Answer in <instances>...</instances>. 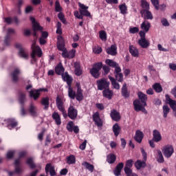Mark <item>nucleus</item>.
<instances>
[{
    "label": "nucleus",
    "mask_w": 176,
    "mask_h": 176,
    "mask_svg": "<svg viewBox=\"0 0 176 176\" xmlns=\"http://www.w3.org/2000/svg\"><path fill=\"white\" fill-rule=\"evenodd\" d=\"M62 79L63 82H66L68 86V96L71 100H77V101H82L83 100V90L82 89V87H80V82H76V86L77 87V91H74L72 88V82L74 78L72 76H69L68 72L62 74Z\"/></svg>",
    "instance_id": "1"
},
{
    "label": "nucleus",
    "mask_w": 176,
    "mask_h": 176,
    "mask_svg": "<svg viewBox=\"0 0 176 176\" xmlns=\"http://www.w3.org/2000/svg\"><path fill=\"white\" fill-rule=\"evenodd\" d=\"M102 68L104 75H108L111 71V68L109 66H102V62L95 63L92 65V68L89 69V74L95 79H98L101 75V69Z\"/></svg>",
    "instance_id": "2"
},
{
    "label": "nucleus",
    "mask_w": 176,
    "mask_h": 176,
    "mask_svg": "<svg viewBox=\"0 0 176 176\" xmlns=\"http://www.w3.org/2000/svg\"><path fill=\"white\" fill-rule=\"evenodd\" d=\"M30 20L32 22V35L38 38V31L42 32V31H43V27L41 26L34 16H30Z\"/></svg>",
    "instance_id": "3"
},
{
    "label": "nucleus",
    "mask_w": 176,
    "mask_h": 176,
    "mask_svg": "<svg viewBox=\"0 0 176 176\" xmlns=\"http://www.w3.org/2000/svg\"><path fill=\"white\" fill-rule=\"evenodd\" d=\"M140 151L142 152V155L143 157V160L144 161H142L141 160H138L137 162L135 163V167L137 170H141V168H145L146 167V157L147 154L146 152H145V150L144 148H141Z\"/></svg>",
    "instance_id": "4"
},
{
    "label": "nucleus",
    "mask_w": 176,
    "mask_h": 176,
    "mask_svg": "<svg viewBox=\"0 0 176 176\" xmlns=\"http://www.w3.org/2000/svg\"><path fill=\"white\" fill-rule=\"evenodd\" d=\"M32 50L31 57L35 63L36 61V55L38 57H42V50L40 46H38L35 43H33L32 45Z\"/></svg>",
    "instance_id": "5"
},
{
    "label": "nucleus",
    "mask_w": 176,
    "mask_h": 176,
    "mask_svg": "<svg viewBox=\"0 0 176 176\" xmlns=\"http://www.w3.org/2000/svg\"><path fill=\"white\" fill-rule=\"evenodd\" d=\"M56 104L58 111L62 112L63 118H67V111H65V108H64V102L63 101V99L58 96L56 97Z\"/></svg>",
    "instance_id": "6"
},
{
    "label": "nucleus",
    "mask_w": 176,
    "mask_h": 176,
    "mask_svg": "<svg viewBox=\"0 0 176 176\" xmlns=\"http://www.w3.org/2000/svg\"><path fill=\"white\" fill-rule=\"evenodd\" d=\"M16 49H19V56L22 58H25V60H28V50L27 49L23 47L21 43H15Z\"/></svg>",
    "instance_id": "7"
},
{
    "label": "nucleus",
    "mask_w": 176,
    "mask_h": 176,
    "mask_svg": "<svg viewBox=\"0 0 176 176\" xmlns=\"http://www.w3.org/2000/svg\"><path fill=\"white\" fill-rule=\"evenodd\" d=\"M44 91V92H47L49 91L47 88H40L38 89L34 90H31L30 93V96L32 97L34 100V101H36L38 98H39V96H41V92Z\"/></svg>",
    "instance_id": "8"
},
{
    "label": "nucleus",
    "mask_w": 176,
    "mask_h": 176,
    "mask_svg": "<svg viewBox=\"0 0 176 176\" xmlns=\"http://www.w3.org/2000/svg\"><path fill=\"white\" fill-rule=\"evenodd\" d=\"M133 107L136 112H140V111H141L143 113H145V115L148 113V111H146V109L144 107L146 106L140 104V100H135L133 101Z\"/></svg>",
    "instance_id": "9"
},
{
    "label": "nucleus",
    "mask_w": 176,
    "mask_h": 176,
    "mask_svg": "<svg viewBox=\"0 0 176 176\" xmlns=\"http://www.w3.org/2000/svg\"><path fill=\"white\" fill-rule=\"evenodd\" d=\"M98 85V90H105L109 87L110 82L107 81L105 78H102L96 82Z\"/></svg>",
    "instance_id": "10"
},
{
    "label": "nucleus",
    "mask_w": 176,
    "mask_h": 176,
    "mask_svg": "<svg viewBox=\"0 0 176 176\" xmlns=\"http://www.w3.org/2000/svg\"><path fill=\"white\" fill-rule=\"evenodd\" d=\"M67 116L72 119V120H75L78 118V110L74 107V106H69L68 108V111Z\"/></svg>",
    "instance_id": "11"
},
{
    "label": "nucleus",
    "mask_w": 176,
    "mask_h": 176,
    "mask_svg": "<svg viewBox=\"0 0 176 176\" xmlns=\"http://www.w3.org/2000/svg\"><path fill=\"white\" fill-rule=\"evenodd\" d=\"M162 152L164 153V155L165 157H167L168 159L169 157H171L173 156V154L174 153V147L171 145H167L162 149Z\"/></svg>",
    "instance_id": "12"
},
{
    "label": "nucleus",
    "mask_w": 176,
    "mask_h": 176,
    "mask_svg": "<svg viewBox=\"0 0 176 176\" xmlns=\"http://www.w3.org/2000/svg\"><path fill=\"white\" fill-rule=\"evenodd\" d=\"M140 14L142 17H144V20H153V15L149 10H141Z\"/></svg>",
    "instance_id": "13"
},
{
    "label": "nucleus",
    "mask_w": 176,
    "mask_h": 176,
    "mask_svg": "<svg viewBox=\"0 0 176 176\" xmlns=\"http://www.w3.org/2000/svg\"><path fill=\"white\" fill-rule=\"evenodd\" d=\"M92 119L98 127H102V121H101V118H100V113L98 111H96L93 114Z\"/></svg>",
    "instance_id": "14"
},
{
    "label": "nucleus",
    "mask_w": 176,
    "mask_h": 176,
    "mask_svg": "<svg viewBox=\"0 0 176 176\" xmlns=\"http://www.w3.org/2000/svg\"><path fill=\"white\" fill-rule=\"evenodd\" d=\"M138 97L139 98V100H138V101H140V104H143V107H146V101L148 100V96H146V94L139 91L138 93Z\"/></svg>",
    "instance_id": "15"
},
{
    "label": "nucleus",
    "mask_w": 176,
    "mask_h": 176,
    "mask_svg": "<svg viewBox=\"0 0 176 176\" xmlns=\"http://www.w3.org/2000/svg\"><path fill=\"white\" fill-rule=\"evenodd\" d=\"M56 47L58 50L60 52L61 50H64L65 48V41H64V38L63 36L58 37Z\"/></svg>",
    "instance_id": "16"
},
{
    "label": "nucleus",
    "mask_w": 176,
    "mask_h": 176,
    "mask_svg": "<svg viewBox=\"0 0 176 176\" xmlns=\"http://www.w3.org/2000/svg\"><path fill=\"white\" fill-rule=\"evenodd\" d=\"M7 122V127L9 129V130H12L14 129V127H16V126L19 124V122L16 120L14 118H8L6 120Z\"/></svg>",
    "instance_id": "17"
},
{
    "label": "nucleus",
    "mask_w": 176,
    "mask_h": 176,
    "mask_svg": "<svg viewBox=\"0 0 176 176\" xmlns=\"http://www.w3.org/2000/svg\"><path fill=\"white\" fill-rule=\"evenodd\" d=\"M110 116L112 120H114V122H119L122 118L120 116V113L116 111V109H113L111 111Z\"/></svg>",
    "instance_id": "18"
},
{
    "label": "nucleus",
    "mask_w": 176,
    "mask_h": 176,
    "mask_svg": "<svg viewBox=\"0 0 176 176\" xmlns=\"http://www.w3.org/2000/svg\"><path fill=\"white\" fill-rule=\"evenodd\" d=\"M134 140L138 144H141V142H142V140H144V133L140 130H137L135 131Z\"/></svg>",
    "instance_id": "19"
},
{
    "label": "nucleus",
    "mask_w": 176,
    "mask_h": 176,
    "mask_svg": "<svg viewBox=\"0 0 176 176\" xmlns=\"http://www.w3.org/2000/svg\"><path fill=\"white\" fill-rule=\"evenodd\" d=\"M123 167H124V164L123 162H120L116 166L113 174L116 176H120L122 174V170H123Z\"/></svg>",
    "instance_id": "20"
},
{
    "label": "nucleus",
    "mask_w": 176,
    "mask_h": 176,
    "mask_svg": "<svg viewBox=\"0 0 176 176\" xmlns=\"http://www.w3.org/2000/svg\"><path fill=\"white\" fill-rule=\"evenodd\" d=\"M118 47L116 45H111L110 47H108L106 50V52L107 54H109L110 56H116L118 54Z\"/></svg>",
    "instance_id": "21"
},
{
    "label": "nucleus",
    "mask_w": 176,
    "mask_h": 176,
    "mask_svg": "<svg viewBox=\"0 0 176 176\" xmlns=\"http://www.w3.org/2000/svg\"><path fill=\"white\" fill-rule=\"evenodd\" d=\"M162 140V134H160V131L157 129H154L153 131V141L155 142H160Z\"/></svg>",
    "instance_id": "22"
},
{
    "label": "nucleus",
    "mask_w": 176,
    "mask_h": 176,
    "mask_svg": "<svg viewBox=\"0 0 176 176\" xmlns=\"http://www.w3.org/2000/svg\"><path fill=\"white\" fill-rule=\"evenodd\" d=\"M102 96L108 100H112V98L113 97V91L109 89V87L107 88L102 91Z\"/></svg>",
    "instance_id": "23"
},
{
    "label": "nucleus",
    "mask_w": 176,
    "mask_h": 176,
    "mask_svg": "<svg viewBox=\"0 0 176 176\" xmlns=\"http://www.w3.org/2000/svg\"><path fill=\"white\" fill-rule=\"evenodd\" d=\"M74 74L76 76H80L82 74H83V71L80 68V62H75L74 63Z\"/></svg>",
    "instance_id": "24"
},
{
    "label": "nucleus",
    "mask_w": 176,
    "mask_h": 176,
    "mask_svg": "<svg viewBox=\"0 0 176 176\" xmlns=\"http://www.w3.org/2000/svg\"><path fill=\"white\" fill-rule=\"evenodd\" d=\"M29 113H30L31 116L36 117L38 116V109L36 106L34 105V104H30L28 109Z\"/></svg>",
    "instance_id": "25"
},
{
    "label": "nucleus",
    "mask_w": 176,
    "mask_h": 176,
    "mask_svg": "<svg viewBox=\"0 0 176 176\" xmlns=\"http://www.w3.org/2000/svg\"><path fill=\"white\" fill-rule=\"evenodd\" d=\"M45 173H50L51 176H56V173L54 169V166H52V164H47L45 166Z\"/></svg>",
    "instance_id": "26"
},
{
    "label": "nucleus",
    "mask_w": 176,
    "mask_h": 176,
    "mask_svg": "<svg viewBox=\"0 0 176 176\" xmlns=\"http://www.w3.org/2000/svg\"><path fill=\"white\" fill-rule=\"evenodd\" d=\"M166 101L168 102V104L170 107V108L173 109L174 112L176 111V101L170 98V96L168 94H166L165 96Z\"/></svg>",
    "instance_id": "27"
},
{
    "label": "nucleus",
    "mask_w": 176,
    "mask_h": 176,
    "mask_svg": "<svg viewBox=\"0 0 176 176\" xmlns=\"http://www.w3.org/2000/svg\"><path fill=\"white\" fill-rule=\"evenodd\" d=\"M19 102L21 105H24L27 101V94L23 91H19Z\"/></svg>",
    "instance_id": "28"
},
{
    "label": "nucleus",
    "mask_w": 176,
    "mask_h": 176,
    "mask_svg": "<svg viewBox=\"0 0 176 176\" xmlns=\"http://www.w3.org/2000/svg\"><path fill=\"white\" fill-rule=\"evenodd\" d=\"M138 44L142 49H146V47H149V45H151L149 41L146 40V38L139 39Z\"/></svg>",
    "instance_id": "29"
},
{
    "label": "nucleus",
    "mask_w": 176,
    "mask_h": 176,
    "mask_svg": "<svg viewBox=\"0 0 176 176\" xmlns=\"http://www.w3.org/2000/svg\"><path fill=\"white\" fill-rule=\"evenodd\" d=\"M64 71H65V69L63 66V63H59L56 67H55V72L56 75H61L63 76V74H64Z\"/></svg>",
    "instance_id": "30"
},
{
    "label": "nucleus",
    "mask_w": 176,
    "mask_h": 176,
    "mask_svg": "<svg viewBox=\"0 0 176 176\" xmlns=\"http://www.w3.org/2000/svg\"><path fill=\"white\" fill-rule=\"evenodd\" d=\"M49 97L43 98L41 100V105H43L45 111H47L49 109V105H50Z\"/></svg>",
    "instance_id": "31"
},
{
    "label": "nucleus",
    "mask_w": 176,
    "mask_h": 176,
    "mask_svg": "<svg viewBox=\"0 0 176 176\" xmlns=\"http://www.w3.org/2000/svg\"><path fill=\"white\" fill-rule=\"evenodd\" d=\"M121 94L124 98H129L130 97V93L127 89V85L124 83L121 89Z\"/></svg>",
    "instance_id": "32"
},
{
    "label": "nucleus",
    "mask_w": 176,
    "mask_h": 176,
    "mask_svg": "<svg viewBox=\"0 0 176 176\" xmlns=\"http://www.w3.org/2000/svg\"><path fill=\"white\" fill-rule=\"evenodd\" d=\"M19 75H20V69H15L11 74L12 82L14 83H16V82H19Z\"/></svg>",
    "instance_id": "33"
},
{
    "label": "nucleus",
    "mask_w": 176,
    "mask_h": 176,
    "mask_svg": "<svg viewBox=\"0 0 176 176\" xmlns=\"http://www.w3.org/2000/svg\"><path fill=\"white\" fill-rule=\"evenodd\" d=\"M52 118L53 120H54L57 126H60L61 124V117L60 116V114L54 111L52 113Z\"/></svg>",
    "instance_id": "34"
},
{
    "label": "nucleus",
    "mask_w": 176,
    "mask_h": 176,
    "mask_svg": "<svg viewBox=\"0 0 176 176\" xmlns=\"http://www.w3.org/2000/svg\"><path fill=\"white\" fill-rule=\"evenodd\" d=\"M129 53L133 56V57H139L140 56L138 50L133 45L129 46Z\"/></svg>",
    "instance_id": "35"
},
{
    "label": "nucleus",
    "mask_w": 176,
    "mask_h": 176,
    "mask_svg": "<svg viewBox=\"0 0 176 176\" xmlns=\"http://www.w3.org/2000/svg\"><path fill=\"white\" fill-rule=\"evenodd\" d=\"M141 28L145 32H148L149 31V29L151 28V23H149V21L145 20L144 21H143L142 23Z\"/></svg>",
    "instance_id": "36"
},
{
    "label": "nucleus",
    "mask_w": 176,
    "mask_h": 176,
    "mask_svg": "<svg viewBox=\"0 0 176 176\" xmlns=\"http://www.w3.org/2000/svg\"><path fill=\"white\" fill-rule=\"evenodd\" d=\"M26 164H28V166H29V167L32 170H34L36 167V164H35V162H34V158H32V157L26 160Z\"/></svg>",
    "instance_id": "37"
},
{
    "label": "nucleus",
    "mask_w": 176,
    "mask_h": 176,
    "mask_svg": "<svg viewBox=\"0 0 176 176\" xmlns=\"http://www.w3.org/2000/svg\"><path fill=\"white\" fill-rule=\"evenodd\" d=\"M107 162L109 163V164H113V163L116 162V155L113 153L109 154L107 156Z\"/></svg>",
    "instance_id": "38"
},
{
    "label": "nucleus",
    "mask_w": 176,
    "mask_h": 176,
    "mask_svg": "<svg viewBox=\"0 0 176 176\" xmlns=\"http://www.w3.org/2000/svg\"><path fill=\"white\" fill-rule=\"evenodd\" d=\"M82 166H83V167H85L86 170H89L90 173H93V171H94V165L87 162H83L82 163Z\"/></svg>",
    "instance_id": "39"
},
{
    "label": "nucleus",
    "mask_w": 176,
    "mask_h": 176,
    "mask_svg": "<svg viewBox=\"0 0 176 176\" xmlns=\"http://www.w3.org/2000/svg\"><path fill=\"white\" fill-rule=\"evenodd\" d=\"M109 79L111 80V85L113 86L114 89L116 90H119L120 89V85L116 82V80L113 77L109 76Z\"/></svg>",
    "instance_id": "40"
},
{
    "label": "nucleus",
    "mask_w": 176,
    "mask_h": 176,
    "mask_svg": "<svg viewBox=\"0 0 176 176\" xmlns=\"http://www.w3.org/2000/svg\"><path fill=\"white\" fill-rule=\"evenodd\" d=\"M113 131L114 135L116 137H118L119 135V134H120V126H119V124L118 123L115 124L113 126Z\"/></svg>",
    "instance_id": "41"
},
{
    "label": "nucleus",
    "mask_w": 176,
    "mask_h": 176,
    "mask_svg": "<svg viewBox=\"0 0 176 176\" xmlns=\"http://www.w3.org/2000/svg\"><path fill=\"white\" fill-rule=\"evenodd\" d=\"M153 89L156 91V93H162L163 91V87L159 82H156L153 85Z\"/></svg>",
    "instance_id": "42"
},
{
    "label": "nucleus",
    "mask_w": 176,
    "mask_h": 176,
    "mask_svg": "<svg viewBox=\"0 0 176 176\" xmlns=\"http://www.w3.org/2000/svg\"><path fill=\"white\" fill-rule=\"evenodd\" d=\"M76 162V158H75V155H70L67 157V164H75Z\"/></svg>",
    "instance_id": "43"
},
{
    "label": "nucleus",
    "mask_w": 176,
    "mask_h": 176,
    "mask_svg": "<svg viewBox=\"0 0 176 176\" xmlns=\"http://www.w3.org/2000/svg\"><path fill=\"white\" fill-rule=\"evenodd\" d=\"M121 14H127V6L125 4V3L120 5L118 6Z\"/></svg>",
    "instance_id": "44"
},
{
    "label": "nucleus",
    "mask_w": 176,
    "mask_h": 176,
    "mask_svg": "<svg viewBox=\"0 0 176 176\" xmlns=\"http://www.w3.org/2000/svg\"><path fill=\"white\" fill-rule=\"evenodd\" d=\"M140 3L142 8V10H149L150 9L149 3H148L146 0H141Z\"/></svg>",
    "instance_id": "45"
},
{
    "label": "nucleus",
    "mask_w": 176,
    "mask_h": 176,
    "mask_svg": "<svg viewBox=\"0 0 176 176\" xmlns=\"http://www.w3.org/2000/svg\"><path fill=\"white\" fill-rule=\"evenodd\" d=\"M99 38L103 42H106L107 39V32L105 30H101L99 32Z\"/></svg>",
    "instance_id": "46"
},
{
    "label": "nucleus",
    "mask_w": 176,
    "mask_h": 176,
    "mask_svg": "<svg viewBox=\"0 0 176 176\" xmlns=\"http://www.w3.org/2000/svg\"><path fill=\"white\" fill-rule=\"evenodd\" d=\"M105 63H106V64H107V65H109V67H111V68H115L118 65V63H116L111 59H107L105 60Z\"/></svg>",
    "instance_id": "47"
},
{
    "label": "nucleus",
    "mask_w": 176,
    "mask_h": 176,
    "mask_svg": "<svg viewBox=\"0 0 176 176\" xmlns=\"http://www.w3.org/2000/svg\"><path fill=\"white\" fill-rule=\"evenodd\" d=\"M164 118L166 119L167 118L168 113H170V107L168 105H164L162 107Z\"/></svg>",
    "instance_id": "48"
},
{
    "label": "nucleus",
    "mask_w": 176,
    "mask_h": 176,
    "mask_svg": "<svg viewBox=\"0 0 176 176\" xmlns=\"http://www.w3.org/2000/svg\"><path fill=\"white\" fill-rule=\"evenodd\" d=\"M62 11H63V8L60 5V1H58V0H56L55 1V12H61Z\"/></svg>",
    "instance_id": "49"
},
{
    "label": "nucleus",
    "mask_w": 176,
    "mask_h": 176,
    "mask_svg": "<svg viewBox=\"0 0 176 176\" xmlns=\"http://www.w3.org/2000/svg\"><path fill=\"white\" fill-rule=\"evenodd\" d=\"M116 76V80H117V82H123L124 78H123V73H118L117 74H114Z\"/></svg>",
    "instance_id": "50"
},
{
    "label": "nucleus",
    "mask_w": 176,
    "mask_h": 176,
    "mask_svg": "<svg viewBox=\"0 0 176 176\" xmlns=\"http://www.w3.org/2000/svg\"><path fill=\"white\" fill-rule=\"evenodd\" d=\"M157 156H158L157 162L159 163H164V158L163 157V154L162 153V151L160 150L157 151Z\"/></svg>",
    "instance_id": "51"
},
{
    "label": "nucleus",
    "mask_w": 176,
    "mask_h": 176,
    "mask_svg": "<svg viewBox=\"0 0 176 176\" xmlns=\"http://www.w3.org/2000/svg\"><path fill=\"white\" fill-rule=\"evenodd\" d=\"M80 14H81L82 17L83 16H85L86 17H90L91 16V14L87 10H80Z\"/></svg>",
    "instance_id": "52"
},
{
    "label": "nucleus",
    "mask_w": 176,
    "mask_h": 176,
    "mask_svg": "<svg viewBox=\"0 0 176 176\" xmlns=\"http://www.w3.org/2000/svg\"><path fill=\"white\" fill-rule=\"evenodd\" d=\"M67 130L69 131V133H72L74 131V122L69 121L67 125Z\"/></svg>",
    "instance_id": "53"
},
{
    "label": "nucleus",
    "mask_w": 176,
    "mask_h": 176,
    "mask_svg": "<svg viewBox=\"0 0 176 176\" xmlns=\"http://www.w3.org/2000/svg\"><path fill=\"white\" fill-rule=\"evenodd\" d=\"M58 19H59V20H60V21L63 24H67V21L65 20V16H64V14H63V12H59V14H58Z\"/></svg>",
    "instance_id": "54"
},
{
    "label": "nucleus",
    "mask_w": 176,
    "mask_h": 176,
    "mask_svg": "<svg viewBox=\"0 0 176 176\" xmlns=\"http://www.w3.org/2000/svg\"><path fill=\"white\" fill-rule=\"evenodd\" d=\"M151 2L152 3L153 6H154L155 10H159L160 1L159 0H151Z\"/></svg>",
    "instance_id": "55"
},
{
    "label": "nucleus",
    "mask_w": 176,
    "mask_h": 176,
    "mask_svg": "<svg viewBox=\"0 0 176 176\" xmlns=\"http://www.w3.org/2000/svg\"><path fill=\"white\" fill-rule=\"evenodd\" d=\"M61 23L60 22H57L56 23V34L61 35L63 34V29L61 28Z\"/></svg>",
    "instance_id": "56"
},
{
    "label": "nucleus",
    "mask_w": 176,
    "mask_h": 176,
    "mask_svg": "<svg viewBox=\"0 0 176 176\" xmlns=\"http://www.w3.org/2000/svg\"><path fill=\"white\" fill-rule=\"evenodd\" d=\"M10 38H12V36L10 35H6L4 39V43L6 45V46H10Z\"/></svg>",
    "instance_id": "57"
},
{
    "label": "nucleus",
    "mask_w": 176,
    "mask_h": 176,
    "mask_svg": "<svg viewBox=\"0 0 176 176\" xmlns=\"http://www.w3.org/2000/svg\"><path fill=\"white\" fill-rule=\"evenodd\" d=\"M161 23L164 27H170V23H168V21L166 18H162Z\"/></svg>",
    "instance_id": "58"
},
{
    "label": "nucleus",
    "mask_w": 176,
    "mask_h": 176,
    "mask_svg": "<svg viewBox=\"0 0 176 176\" xmlns=\"http://www.w3.org/2000/svg\"><path fill=\"white\" fill-rule=\"evenodd\" d=\"M124 171L126 176L133 175V170H131V168H127L124 166Z\"/></svg>",
    "instance_id": "59"
},
{
    "label": "nucleus",
    "mask_w": 176,
    "mask_h": 176,
    "mask_svg": "<svg viewBox=\"0 0 176 176\" xmlns=\"http://www.w3.org/2000/svg\"><path fill=\"white\" fill-rule=\"evenodd\" d=\"M76 51L75 50H72L69 52L67 58H74L75 57V54Z\"/></svg>",
    "instance_id": "60"
},
{
    "label": "nucleus",
    "mask_w": 176,
    "mask_h": 176,
    "mask_svg": "<svg viewBox=\"0 0 176 176\" xmlns=\"http://www.w3.org/2000/svg\"><path fill=\"white\" fill-rule=\"evenodd\" d=\"M114 70V75L117 74H121L122 73V68H120V66H119V64L117 65L115 67Z\"/></svg>",
    "instance_id": "61"
},
{
    "label": "nucleus",
    "mask_w": 176,
    "mask_h": 176,
    "mask_svg": "<svg viewBox=\"0 0 176 176\" xmlns=\"http://www.w3.org/2000/svg\"><path fill=\"white\" fill-rule=\"evenodd\" d=\"M140 31V29L137 27H133L130 28L129 32L130 34H137Z\"/></svg>",
    "instance_id": "62"
},
{
    "label": "nucleus",
    "mask_w": 176,
    "mask_h": 176,
    "mask_svg": "<svg viewBox=\"0 0 176 176\" xmlns=\"http://www.w3.org/2000/svg\"><path fill=\"white\" fill-rule=\"evenodd\" d=\"M34 10V8H32L31 6H28L25 9V13L26 14H28V13H31Z\"/></svg>",
    "instance_id": "63"
},
{
    "label": "nucleus",
    "mask_w": 176,
    "mask_h": 176,
    "mask_svg": "<svg viewBox=\"0 0 176 176\" xmlns=\"http://www.w3.org/2000/svg\"><path fill=\"white\" fill-rule=\"evenodd\" d=\"M125 167L131 168L133 167V160H128L126 162Z\"/></svg>",
    "instance_id": "64"
}]
</instances>
